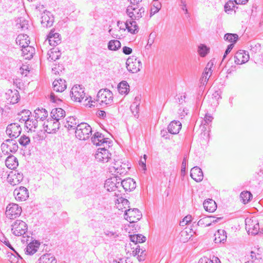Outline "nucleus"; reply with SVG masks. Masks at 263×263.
I'll use <instances>...</instances> for the list:
<instances>
[{"mask_svg": "<svg viewBox=\"0 0 263 263\" xmlns=\"http://www.w3.org/2000/svg\"><path fill=\"white\" fill-rule=\"evenodd\" d=\"M127 70L132 73H137L142 68V63L135 56L129 57L126 62Z\"/></svg>", "mask_w": 263, "mask_h": 263, "instance_id": "5", "label": "nucleus"}, {"mask_svg": "<svg viewBox=\"0 0 263 263\" xmlns=\"http://www.w3.org/2000/svg\"><path fill=\"white\" fill-rule=\"evenodd\" d=\"M154 7L155 8V11H153V9L151 10V16L158 12L161 7V4L160 3L156 2L154 4Z\"/></svg>", "mask_w": 263, "mask_h": 263, "instance_id": "53", "label": "nucleus"}, {"mask_svg": "<svg viewBox=\"0 0 263 263\" xmlns=\"http://www.w3.org/2000/svg\"><path fill=\"white\" fill-rule=\"evenodd\" d=\"M240 197L244 204L248 203L252 197V195L250 192H243L240 194Z\"/></svg>", "mask_w": 263, "mask_h": 263, "instance_id": "46", "label": "nucleus"}, {"mask_svg": "<svg viewBox=\"0 0 263 263\" xmlns=\"http://www.w3.org/2000/svg\"><path fill=\"white\" fill-rule=\"evenodd\" d=\"M127 15L133 20H138L144 14L145 9L142 7L138 8L133 6H128L126 9Z\"/></svg>", "mask_w": 263, "mask_h": 263, "instance_id": "6", "label": "nucleus"}, {"mask_svg": "<svg viewBox=\"0 0 263 263\" xmlns=\"http://www.w3.org/2000/svg\"><path fill=\"white\" fill-rule=\"evenodd\" d=\"M80 124L78 120L74 117H69L65 124V127L68 130L76 129L77 125Z\"/></svg>", "mask_w": 263, "mask_h": 263, "instance_id": "31", "label": "nucleus"}, {"mask_svg": "<svg viewBox=\"0 0 263 263\" xmlns=\"http://www.w3.org/2000/svg\"><path fill=\"white\" fill-rule=\"evenodd\" d=\"M192 221V216L191 215H187L185 216L182 221L180 222V226L184 227L187 224Z\"/></svg>", "mask_w": 263, "mask_h": 263, "instance_id": "50", "label": "nucleus"}, {"mask_svg": "<svg viewBox=\"0 0 263 263\" xmlns=\"http://www.w3.org/2000/svg\"><path fill=\"white\" fill-rule=\"evenodd\" d=\"M126 28L128 31L132 34H136L138 32L139 28L137 23L133 20L126 21L125 24Z\"/></svg>", "mask_w": 263, "mask_h": 263, "instance_id": "34", "label": "nucleus"}, {"mask_svg": "<svg viewBox=\"0 0 263 263\" xmlns=\"http://www.w3.org/2000/svg\"><path fill=\"white\" fill-rule=\"evenodd\" d=\"M213 66V64H210V63H209L205 68L204 69V72L202 73V78L201 79V84L204 86L206 84V82H208L209 77L211 76L212 74V67Z\"/></svg>", "mask_w": 263, "mask_h": 263, "instance_id": "25", "label": "nucleus"}, {"mask_svg": "<svg viewBox=\"0 0 263 263\" xmlns=\"http://www.w3.org/2000/svg\"><path fill=\"white\" fill-rule=\"evenodd\" d=\"M40 243L35 241L30 242L25 249V253L27 255H33L36 251L40 246Z\"/></svg>", "mask_w": 263, "mask_h": 263, "instance_id": "35", "label": "nucleus"}, {"mask_svg": "<svg viewBox=\"0 0 263 263\" xmlns=\"http://www.w3.org/2000/svg\"><path fill=\"white\" fill-rule=\"evenodd\" d=\"M6 166L11 169L14 170L16 168L18 165L17 159L14 156H8L5 160Z\"/></svg>", "mask_w": 263, "mask_h": 263, "instance_id": "29", "label": "nucleus"}, {"mask_svg": "<svg viewBox=\"0 0 263 263\" xmlns=\"http://www.w3.org/2000/svg\"><path fill=\"white\" fill-rule=\"evenodd\" d=\"M246 230L249 234L255 235L258 233L259 225L257 221L249 219L248 221L246 220Z\"/></svg>", "mask_w": 263, "mask_h": 263, "instance_id": "16", "label": "nucleus"}, {"mask_svg": "<svg viewBox=\"0 0 263 263\" xmlns=\"http://www.w3.org/2000/svg\"><path fill=\"white\" fill-rule=\"evenodd\" d=\"M234 7V4L232 1L228 2L224 6V10L226 12L229 11L233 10V8Z\"/></svg>", "mask_w": 263, "mask_h": 263, "instance_id": "54", "label": "nucleus"}, {"mask_svg": "<svg viewBox=\"0 0 263 263\" xmlns=\"http://www.w3.org/2000/svg\"><path fill=\"white\" fill-rule=\"evenodd\" d=\"M92 129L90 126L86 123L78 124L75 130L76 136L82 140H86L91 134Z\"/></svg>", "mask_w": 263, "mask_h": 263, "instance_id": "1", "label": "nucleus"}, {"mask_svg": "<svg viewBox=\"0 0 263 263\" xmlns=\"http://www.w3.org/2000/svg\"><path fill=\"white\" fill-rule=\"evenodd\" d=\"M132 49L127 46H124L122 48L123 52L126 55L130 54L132 52Z\"/></svg>", "mask_w": 263, "mask_h": 263, "instance_id": "60", "label": "nucleus"}, {"mask_svg": "<svg viewBox=\"0 0 263 263\" xmlns=\"http://www.w3.org/2000/svg\"><path fill=\"white\" fill-rule=\"evenodd\" d=\"M7 257L9 261L11 263H17L19 258H21L20 255L17 253L12 254L11 253H7Z\"/></svg>", "mask_w": 263, "mask_h": 263, "instance_id": "47", "label": "nucleus"}, {"mask_svg": "<svg viewBox=\"0 0 263 263\" xmlns=\"http://www.w3.org/2000/svg\"><path fill=\"white\" fill-rule=\"evenodd\" d=\"M70 94L72 100L76 102H81L84 99L86 101L88 99V98L85 97L84 88L80 85H76L73 86Z\"/></svg>", "mask_w": 263, "mask_h": 263, "instance_id": "3", "label": "nucleus"}, {"mask_svg": "<svg viewBox=\"0 0 263 263\" xmlns=\"http://www.w3.org/2000/svg\"><path fill=\"white\" fill-rule=\"evenodd\" d=\"M60 125L59 121L51 119L47 121V124L46 125L44 124V128L48 133H54L57 129H59Z\"/></svg>", "mask_w": 263, "mask_h": 263, "instance_id": "18", "label": "nucleus"}, {"mask_svg": "<svg viewBox=\"0 0 263 263\" xmlns=\"http://www.w3.org/2000/svg\"><path fill=\"white\" fill-rule=\"evenodd\" d=\"M36 263H57V260L52 254H45L42 255Z\"/></svg>", "mask_w": 263, "mask_h": 263, "instance_id": "28", "label": "nucleus"}, {"mask_svg": "<svg viewBox=\"0 0 263 263\" xmlns=\"http://www.w3.org/2000/svg\"><path fill=\"white\" fill-rule=\"evenodd\" d=\"M16 43L22 48L30 44L29 36L25 34H20L16 39Z\"/></svg>", "mask_w": 263, "mask_h": 263, "instance_id": "30", "label": "nucleus"}, {"mask_svg": "<svg viewBox=\"0 0 263 263\" xmlns=\"http://www.w3.org/2000/svg\"><path fill=\"white\" fill-rule=\"evenodd\" d=\"M181 123L179 121H172L167 126L168 132L172 134H177L181 128Z\"/></svg>", "mask_w": 263, "mask_h": 263, "instance_id": "22", "label": "nucleus"}, {"mask_svg": "<svg viewBox=\"0 0 263 263\" xmlns=\"http://www.w3.org/2000/svg\"><path fill=\"white\" fill-rule=\"evenodd\" d=\"M48 40L51 46H55L61 43L60 35L55 33L54 30H51L48 35Z\"/></svg>", "mask_w": 263, "mask_h": 263, "instance_id": "19", "label": "nucleus"}, {"mask_svg": "<svg viewBox=\"0 0 263 263\" xmlns=\"http://www.w3.org/2000/svg\"><path fill=\"white\" fill-rule=\"evenodd\" d=\"M191 177L196 182H200L203 178V172L198 166L193 167L191 170Z\"/></svg>", "mask_w": 263, "mask_h": 263, "instance_id": "20", "label": "nucleus"}, {"mask_svg": "<svg viewBox=\"0 0 263 263\" xmlns=\"http://www.w3.org/2000/svg\"><path fill=\"white\" fill-rule=\"evenodd\" d=\"M34 114L36 119H40L41 121L44 120L48 117V112L47 111L43 108H36L34 110Z\"/></svg>", "mask_w": 263, "mask_h": 263, "instance_id": "37", "label": "nucleus"}, {"mask_svg": "<svg viewBox=\"0 0 263 263\" xmlns=\"http://www.w3.org/2000/svg\"><path fill=\"white\" fill-rule=\"evenodd\" d=\"M129 237H130V240H131V241L133 242L135 244L140 243V241L137 240L138 237L136 235V234L130 235Z\"/></svg>", "mask_w": 263, "mask_h": 263, "instance_id": "64", "label": "nucleus"}, {"mask_svg": "<svg viewBox=\"0 0 263 263\" xmlns=\"http://www.w3.org/2000/svg\"><path fill=\"white\" fill-rule=\"evenodd\" d=\"M224 40L226 41H228L231 44H235L238 40V35L235 33H226L223 37Z\"/></svg>", "mask_w": 263, "mask_h": 263, "instance_id": "38", "label": "nucleus"}, {"mask_svg": "<svg viewBox=\"0 0 263 263\" xmlns=\"http://www.w3.org/2000/svg\"><path fill=\"white\" fill-rule=\"evenodd\" d=\"M107 146L98 149L95 154V158L98 161L102 162H107L110 158L111 154L106 148Z\"/></svg>", "mask_w": 263, "mask_h": 263, "instance_id": "10", "label": "nucleus"}, {"mask_svg": "<svg viewBox=\"0 0 263 263\" xmlns=\"http://www.w3.org/2000/svg\"><path fill=\"white\" fill-rule=\"evenodd\" d=\"M52 84L53 90L57 92H62L66 88V81L62 79L55 80Z\"/></svg>", "mask_w": 263, "mask_h": 263, "instance_id": "23", "label": "nucleus"}, {"mask_svg": "<svg viewBox=\"0 0 263 263\" xmlns=\"http://www.w3.org/2000/svg\"><path fill=\"white\" fill-rule=\"evenodd\" d=\"M113 94L108 89H100L97 94V101L100 105H110L113 102Z\"/></svg>", "mask_w": 263, "mask_h": 263, "instance_id": "2", "label": "nucleus"}, {"mask_svg": "<svg viewBox=\"0 0 263 263\" xmlns=\"http://www.w3.org/2000/svg\"><path fill=\"white\" fill-rule=\"evenodd\" d=\"M22 212V208L16 203H10L7 208L6 215L7 217L11 219L16 218L18 217Z\"/></svg>", "mask_w": 263, "mask_h": 263, "instance_id": "8", "label": "nucleus"}, {"mask_svg": "<svg viewBox=\"0 0 263 263\" xmlns=\"http://www.w3.org/2000/svg\"><path fill=\"white\" fill-rule=\"evenodd\" d=\"M219 262V259L217 257L213 256L212 259H209L206 257L201 258L198 263H214V262Z\"/></svg>", "mask_w": 263, "mask_h": 263, "instance_id": "48", "label": "nucleus"}, {"mask_svg": "<svg viewBox=\"0 0 263 263\" xmlns=\"http://www.w3.org/2000/svg\"><path fill=\"white\" fill-rule=\"evenodd\" d=\"M6 132L10 137L16 138L21 134V128L17 123H11L8 125Z\"/></svg>", "mask_w": 263, "mask_h": 263, "instance_id": "15", "label": "nucleus"}, {"mask_svg": "<svg viewBox=\"0 0 263 263\" xmlns=\"http://www.w3.org/2000/svg\"><path fill=\"white\" fill-rule=\"evenodd\" d=\"M249 54L247 51L243 50L238 51L234 56L235 64L240 65L247 62L249 60Z\"/></svg>", "mask_w": 263, "mask_h": 263, "instance_id": "14", "label": "nucleus"}, {"mask_svg": "<svg viewBox=\"0 0 263 263\" xmlns=\"http://www.w3.org/2000/svg\"><path fill=\"white\" fill-rule=\"evenodd\" d=\"M121 44L119 41L112 40L108 43V48L110 50L116 51L121 47Z\"/></svg>", "mask_w": 263, "mask_h": 263, "instance_id": "40", "label": "nucleus"}, {"mask_svg": "<svg viewBox=\"0 0 263 263\" xmlns=\"http://www.w3.org/2000/svg\"><path fill=\"white\" fill-rule=\"evenodd\" d=\"M20 144L24 146H26L30 142L29 137L26 135L22 136L18 140Z\"/></svg>", "mask_w": 263, "mask_h": 263, "instance_id": "49", "label": "nucleus"}, {"mask_svg": "<svg viewBox=\"0 0 263 263\" xmlns=\"http://www.w3.org/2000/svg\"><path fill=\"white\" fill-rule=\"evenodd\" d=\"M65 116V111L61 108H53L51 111V117L54 120L59 121Z\"/></svg>", "mask_w": 263, "mask_h": 263, "instance_id": "26", "label": "nucleus"}, {"mask_svg": "<svg viewBox=\"0 0 263 263\" xmlns=\"http://www.w3.org/2000/svg\"><path fill=\"white\" fill-rule=\"evenodd\" d=\"M91 141L94 144L96 145H106L109 147L111 144V141H108L107 139L105 138L104 136L99 132H96L95 133L93 137L91 138Z\"/></svg>", "mask_w": 263, "mask_h": 263, "instance_id": "11", "label": "nucleus"}, {"mask_svg": "<svg viewBox=\"0 0 263 263\" xmlns=\"http://www.w3.org/2000/svg\"><path fill=\"white\" fill-rule=\"evenodd\" d=\"M54 19L51 13L49 11L44 12L41 16V24L44 28L52 26Z\"/></svg>", "mask_w": 263, "mask_h": 263, "instance_id": "17", "label": "nucleus"}, {"mask_svg": "<svg viewBox=\"0 0 263 263\" xmlns=\"http://www.w3.org/2000/svg\"><path fill=\"white\" fill-rule=\"evenodd\" d=\"M31 112L29 110H24L21 111V114L18 115L19 116L18 119L21 122H25V123L28 121L29 119V116Z\"/></svg>", "mask_w": 263, "mask_h": 263, "instance_id": "42", "label": "nucleus"}, {"mask_svg": "<svg viewBox=\"0 0 263 263\" xmlns=\"http://www.w3.org/2000/svg\"><path fill=\"white\" fill-rule=\"evenodd\" d=\"M13 195L16 200L23 201H25L28 198L29 192L25 187L21 186L14 190Z\"/></svg>", "mask_w": 263, "mask_h": 263, "instance_id": "12", "label": "nucleus"}, {"mask_svg": "<svg viewBox=\"0 0 263 263\" xmlns=\"http://www.w3.org/2000/svg\"><path fill=\"white\" fill-rule=\"evenodd\" d=\"M35 52V49L31 46L26 45L22 49V55L25 59H30L33 57V55Z\"/></svg>", "mask_w": 263, "mask_h": 263, "instance_id": "27", "label": "nucleus"}, {"mask_svg": "<svg viewBox=\"0 0 263 263\" xmlns=\"http://www.w3.org/2000/svg\"><path fill=\"white\" fill-rule=\"evenodd\" d=\"M178 114L179 115V116L181 117V119H182L183 117H185V115H187V110L186 108H183L182 110H181V108L179 109Z\"/></svg>", "mask_w": 263, "mask_h": 263, "instance_id": "61", "label": "nucleus"}, {"mask_svg": "<svg viewBox=\"0 0 263 263\" xmlns=\"http://www.w3.org/2000/svg\"><path fill=\"white\" fill-rule=\"evenodd\" d=\"M121 184H122V187L126 192H130L135 189L136 186V182L133 179L130 178H128L122 180Z\"/></svg>", "mask_w": 263, "mask_h": 263, "instance_id": "21", "label": "nucleus"}, {"mask_svg": "<svg viewBox=\"0 0 263 263\" xmlns=\"http://www.w3.org/2000/svg\"><path fill=\"white\" fill-rule=\"evenodd\" d=\"M234 46V45H233V44H230L228 46V47L225 51L224 54L223 56L222 61H224V59L227 57V55L228 54L231 52V51L232 50V49H233Z\"/></svg>", "mask_w": 263, "mask_h": 263, "instance_id": "57", "label": "nucleus"}, {"mask_svg": "<svg viewBox=\"0 0 263 263\" xmlns=\"http://www.w3.org/2000/svg\"><path fill=\"white\" fill-rule=\"evenodd\" d=\"M104 234L107 237L110 238H115L118 236L116 232L110 231L108 230H106L104 232Z\"/></svg>", "mask_w": 263, "mask_h": 263, "instance_id": "52", "label": "nucleus"}, {"mask_svg": "<svg viewBox=\"0 0 263 263\" xmlns=\"http://www.w3.org/2000/svg\"><path fill=\"white\" fill-rule=\"evenodd\" d=\"M203 205L205 210L209 212H214L217 208L215 201L212 199L205 200L203 203Z\"/></svg>", "mask_w": 263, "mask_h": 263, "instance_id": "33", "label": "nucleus"}, {"mask_svg": "<svg viewBox=\"0 0 263 263\" xmlns=\"http://www.w3.org/2000/svg\"><path fill=\"white\" fill-rule=\"evenodd\" d=\"M118 201L119 203L117 208L119 210H123L124 209L125 210L129 209V202L127 199L121 197Z\"/></svg>", "mask_w": 263, "mask_h": 263, "instance_id": "41", "label": "nucleus"}, {"mask_svg": "<svg viewBox=\"0 0 263 263\" xmlns=\"http://www.w3.org/2000/svg\"><path fill=\"white\" fill-rule=\"evenodd\" d=\"M25 124L28 129L32 130L33 128H36L37 127V120L36 119L29 118Z\"/></svg>", "mask_w": 263, "mask_h": 263, "instance_id": "43", "label": "nucleus"}, {"mask_svg": "<svg viewBox=\"0 0 263 263\" xmlns=\"http://www.w3.org/2000/svg\"><path fill=\"white\" fill-rule=\"evenodd\" d=\"M215 242H223L227 239L226 232L224 230H218L215 234Z\"/></svg>", "mask_w": 263, "mask_h": 263, "instance_id": "36", "label": "nucleus"}, {"mask_svg": "<svg viewBox=\"0 0 263 263\" xmlns=\"http://www.w3.org/2000/svg\"><path fill=\"white\" fill-rule=\"evenodd\" d=\"M139 103H138L136 102H134L130 106V110L132 111L133 114L136 112V114H138L139 110Z\"/></svg>", "mask_w": 263, "mask_h": 263, "instance_id": "55", "label": "nucleus"}, {"mask_svg": "<svg viewBox=\"0 0 263 263\" xmlns=\"http://www.w3.org/2000/svg\"><path fill=\"white\" fill-rule=\"evenodd\" d=\"M155 35H156L155 34L153 33H151L149 34L147 46L151 47L152 46V45L154 43Z\"/></svg>", "mask_w": 263, "mask_h": 263, "instance_id": "58", "label": "nucleus"}, {"mask_svg": "<svg viewBox=\"0 0 263 263\" xmlns=\"http://www.w3.org/2000/svg\"><path fill=\"white\" fill-rule=\"evenodd\" d=\"M117 177L114 176L111 177L105 181L104 187L109 192H112L117 189Z\"/></svg>", "mask_w": 263, "mask_h": 263, "instance_id": "24", "label": "nucleus"}, {"mask_svg": "<svg viewBox=\"0 0 263 263\" xmlns=\"http://www.w3.org/2000/svg\"><path fill=\"white\" fill-rule=\"evenodd\" d=\"M118 90L121 94H127L129 90V86L126 81H122L118 85Z\"/></svg>", "mask_w": 263, "mask_h": 263, "instance_id": "39", "label": "nucleus"}, {"mask_svg": "<svg viewBox=\"0 0 263 263\" xmlns=\"http://www.w3.org/2000/svg\"><path fill=\"white\" fill-rule=\"evenodd\" d=\"M124 216L125 219L130 223H135L141 218L142 214L138 209L129 208L125 210Z\"/></svg>", "mask_w": 263, "mask_h": 263, "instance_id": "4", "label": "nucleus"}, {"mask_svg": "<svg viewBox=\"0 0 263 263\" xmlns=\"http://www.w3.org/2000/svg\"><path fill=\"white\" fill-rule=\"evenodd\" d=\"M23 175L22 173L15 171L11 172L7 175V181L12 185H15L20 183L23 179Z\"/></svg>", "mask_w": 263, "mask_h": 263, "instance_id": "13", "label": "nucleus"}, {"mask_svg": "<svg viewBox=\"0 0 263 263\" xmlns=\"http://www.w3.org/2000/svg\"><path fill=\"white\" fill-rule=\"evenodd\" d=\"M91 243L94 246H97L100 243V239L96 236H93L91 239Z\"/></svg>", "mask_w": 263, "mask_h": 263, "instance_id": "59", "label": "nucleus"}, {"mask_svg": "<svg viewBox=\"0 0 263 263\" xmlns=\"http://www.w3.org/2000/svg\"><path fill=\"white\" fill-rule=\"evenodd\" d=\"M213 119V118L212 116L206 114L204 119V121L205 122L204 124H209L212 122Z\"/></svg>", "mask_w": 263, "mask_h": 263, "instance_id": "62", "label": "nucleus"}, {"mask_svg": "<svg viewBox=\"0 0 263 263\" xmlns=\"http://www.w3.org/2000/svg\"><path fill=\"white\" fill-rule=\"evenodd\" d=\"M210 51V48L204 44H201L198 47V52L201 57H204Z\"/></svg>", "mask_w": 263, "mask_h": 263, "instance_id": "45", "label": "nucleus"}, {"mask_svg": "<svg viewBox=\"0 0 263 263\" xmlns=\"http://www.w3.org/2000/svg\"><path fill=\"white\" fill-rule=\"evenodd\" d=\"M12 233L15 236H21L27 231V224L21 220H16L11 226Z\"/></svg>", "mask_w": 263, "mask_h": 263, "instance_id": "7", "label": "nucleus"}, {"mask_svg": "<svg viewBox=\"0 0 263 263\" xmlns=\"http://www.w3.org/2000/svg\"><path fill=\"white\" fill-rule=\"evenodd\" d=\"M47 55L49 61H55L61 57V52L58 48H53L48 52Z\"/></svg>", "mask_w": 263, "mask_h": 263, "instance_id": "32", "label": "nucleus"}, {"mask_svg": "<svg viewBox=\"0 0 263 263\" xmlns=\"http://www.w3.org/2000/svg\"><path fill=\"white\" fill-rule=\"evenodd\" d=\"M250 47V51L252 53H255L259 51V50H260V44H255L254 46L251 45Z\"/></svg>", "mask_w": 263, "mask_h": 263, "instance_id": "56", "label": "nucleus"}, {"mask_svg": "<svg viewBox=\"0 0 263 263\" xmlns=\"http://www.w3.org/2000/svg\"><path fill=\"white\" fill-rule=\"evenodd\" d=\"M3 152L7 154L9 153H15L18 149V145L15 140L12 139H8L3 143L2 145Z\"/></svg>", "mask_w": 263, "mask_h": 263, "instance_id": "9", "label": "nucleus"}, {"mask_svg": "<svg viewBox=\"0 0 263 263\" xmlns=\"http://www.w3.org/2000/svg\"><path fill=\"white\" fill-rule=\"evenodd\" d=\"M197 224L199 226L202 227H209L211 225V220L210 217H204L201 219H200Z\"/></svg>", "mask_w": 263, "mask_h": 263, "instance_id": "44", "label": "nucleus"}, {"mask_svg": "<svg viewBox=\"0 0 263 263\" xmlns=\"http://www.w3.org/2000/svg\"><path fill=\"white\" fill-rule=\"evenodd\" d=\"M1 241L3 242L4 244H5L8 247H9L11 250H12L14 253H16L17 254V252L14 249V248L12 247L11 244L10 243L9 240L7 238H6L5 236H3V237L0 239Z\"/></svg>", "mask_w": 263, "mask_h": 263, "instance_id": "51", "label": "nucleus"}, {"mask_svg": "<svg viewBox=\"0 0 263 263\" xmlns=\"http://www.w3.org/2000/svg\"><path fill=\"white\" fill-rule=\"evenodd\" d=\"M187 158L184 157L183 159L182 162V166H181V173H182L183 172H185V170L186 165L187 164Z\"/></svg>", "mask_w": 263, "mask_h": 263, "instance_id": "63", "label": "nucleus"}]
</instances>
